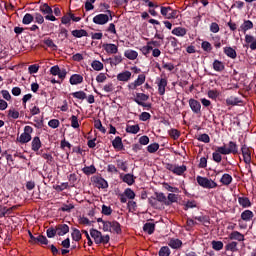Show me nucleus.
<instances>
[{"mask_svg":"<svg viewBox=\"0 0 256 256\" xmlns=\"http://www.w3.org/2000/svg\"><path fill=\"white\" fill-rule=\"evenodd\" d=\"M13 209H15V207L7 208L4 206H0V217H6L7 215H9V213H11V211H13Z\"/></svg>","mask_w":256,"mask_h":256,"instance_id":"nucleus-43","label":"nucleus"},{"mask_svg":"<svg viewBox=\"0 0 256 256\" xmlns=\"http://www.w3.org/2000/svg\"><path fill=\"white\" fill-rule=\"evenodd\" d=\"M196 181L204 189H215L217 187V183L207 177L197 176Z\"/></svg>","mask_w":256,"mask_h":256,"instance_id":"nucleus-3","label":"nucleus"},{"mask_svg":"<svg viewBox=\"0 0 256 256\" xmlns=\"http://www.w3.org/2000/svg\"><path fill=\"white\" fill-rule=\"evenodd\" d=\"M122 62H123V56L121 55H114L112 58H110V65L117 66Z\"/></svg>","mask_w":256,"mask_h":256,"instance_id":"nucleus-37","label":"nucleus"},{"mask_svg":"<svg viewBox=\"0 0 256 256\" xmlns=\"http://www.w3.org/2000/svg\"><path fill=\"white\" fill-rule=\"evenodd\" d=\"M31 133H33V127L25 126L24 132L20 135V137L17 138L18 143H29V141L32 139Z\"/></svg>","mask_w":256,"mask_h":256,"instance_id":"nucleus-6","label":"nucleus"},{"mask_svg":"<svg viewBox=\"0 0 256 256\" xmlns=\"http://www.w3.org/2000/svg\"><path fill=\"white\" fill-rule=\"evenodd\" d=\"M238 203L243 209L251 207V200L247 197H238Z\"/></svg>","mask_w":256,"mask_h":256,"instance_id":"nucleus-25","label":"nucleus"},{"mask_svg":"<svg viewBox=\"0 0 256 256\" xmlns=\"http://www.w3.org/2000/svg\"><path fill=\"white\" fill-rule=\"evenodd\" d=\"M40 11L43 15H51V13H53V9L50 8L49 4H43L40 6Z\"/></svg>","mask_w":256,"mask_h":256,"instance_id":"nucleus-39","label":"nucleus"},{"mask_svg":"<svg viewBox=\"0 0 256 256\" xmlns=\"http://www.w3.org/2000/svg\"><path fill=\"white\" fill-rule=\"evenodd\" d=\"M222 149H220V151H222L223 155H237L239 148L237 147V143L230 141L228 143V148L227 145H223L221 146Z\"/></svg>","mask_w":256,"mask_h":256,"instance_id":"nucleus-7","label":"nucleus"},{"mask_svg":"<svg viewBox=\"0 0 256 256\" xmlns=\"http://www.w3.org/2000/svg\"><path fill=\"white\" fill-rule=\"evenodd\" d=\"M209 99H213L214 101L217 100V97H219L221 95V92H219V90L217 89H212V90H209L208 93H207Z\"/></svg>","mask_w":256,"mask_h":256,"instance_id":"nucleus-38","label":"nucleus"},{"mask_svg":"<svg viewBox=\"0 0 256 256\" xmlns=\"http://www.w3.org/2000/svg\"><path fill=\"white\" fill-rule=\"evenodd\" d=\"M166 87H167V80H166V78H161L158 81V93H159V95H165Z\"/></svg>","mask_w":256,"mask_h":256,"instance_id":"nucleus-18","label":"nucleus"},{"mask_svg":"<svg viewBox=\"0 0 256 256\" xmlns=\"http://www.w3.org/2000/svg\"><path fill=\"white\" fill-rule=\"evenodd\" d=\"M31 145H32V151H39V149H41L42 144L39 136H36L33 138Z\"/></svg>","mask_w":256,"mask_h":256,"instance_id":"nucleus-27","label":"nucleus"},{"mask_svg":"<svg viewBox=\"0 0 256 256\" xmlns=\"http://www.w3.org/2000/svg\"><path fill=\"white\" fill-rule=\"evenodd\" d=\"M95 187L98 189H107L109 187V183L106 182L104 178L94 177Z\"/></svg>","mask_w":256,"mask_h":256,"instance_id":"nucleus-13","label":"nucleus"},{"mask_svg":"<svg viewBox=\"0 0 256 256\" xmlns=\"http://www.w3.org/2000/svg\"><path fill=\"white\" fill-rule=\"evenodd\" d=\"M122 181L127 183V185H133V183H135V177L133 174H126L122 177Z\"/></svg>","mask_w":256,"mask_h":256,"instance_id":"nucleus-36","label":"nucleus"},{"mask_svg":"<svg viewBox=\"0 0 256 256\" xmlns=\"http://www.w3.org/2000/svg\"><path fill=\"white\" fill-rule=\"evenodd\" d=\"M140 51H141L142 55H145V57H147V55H149V53H151V51H153V48L147 42L145 46L140 48Z\"/></svg>","mask_w":256,"mask_h":256,"instance_id":"nucleus-47","label":"nucleus"},{"mask_svg":"<svg viewBox=\"0 0 256 256\" xmlns=\"http://www.w3.org/2000/svg\"><path fill=\"white\" fill-rule=\"evenodd\" d=\"M253 217H255V215L253 214V211H251V210H245L241 213L242 221L249 222V221H251V219H253Z\"/></svg>","mask_w":256,"mask_h":256,"instance_id":"nucleus-24","label":"nucleus"},{"mask_svg":"<svg viewBox=\"0 0 256 256\" xmlns=\"http://www.w3.org/2000/svg\"><path fill=\"white\" fill-rule=\"evenodd\" d=\"M132 73L129 70L120 72L117 74V81H122L123 83H127L131 81Z\"/></svg>","mask_w":256,"mask_h":256,"instance_id":"nucleus-12","label":"nucleus"},{"mask_svg":"<svg viewBox=\"0 0 256 256\" xmlns=\"http://www.w3.org/2000/svg\"><path fill=\"white\" fill-rule=\"evenodd\" d=\"M172 35H176V37H185V35H187V29L176 27L172 30Z\"/></svg>","mask_w":256,"mask_h":256,"instance_id":"nucleus-26","label":"nucleus"},{"mask_svg":"<svg viewBox=\"0 0 256 256\" xmlns=\"http://www.w3.org/2000/svg\"><path fill=\"white\" fill-rule=\"evenodd\" d=\"M139 131H141V128L139 127L138 124L126 126V133H131L132 135H137V133Z\"/></svg>","mask_w":256,"mask_h":256,"instance_id":"nucleus-30","label":"nucleus"},{"mask_svg":"<svg viewBox=\"0 0 256 256\" xmlns=\"http://www.w3.org/2000/svg\"><path fill=\"white\" fill-rule=\"evenodd\" d=\"M102 229L105 232L117 233V235H119V233H121V224L117 221L103 222Z\"/></svg>","mask_w":256,"mask_h":256,"instance_id":"nucleus-2","label":"nucleus"},{"mask_svg":"<svg viewBox=\"0 0 256 256\" xmlns=\"http://www.w3.org/2000/svg\"><path fill=\"white\" fill-rule=\"evenodd\" d=\"M73 37L81 38V37H87V32L83 29L80 30H73L72 31Z\"/></svg>","mask_w":256,"mask_h":256,"instance_id":"nucleus-45","label":"nucleus"},{"mask_svg":"<svg viewBox=\"0 0 256 256\" xmlns=\"http://www.w3.org/2000/svg\"><path fill=\"white\" fill-rule=\"evenodd\" d=\"M51 75L58 76L61 81H64L67 77V70L59 68V66L55 65L50 68Z\"/></svg>","mask_w":256,"mask_h":256,"instance_id":"nucleus-9","label":"nucleus"},{"mask_svg":"<svg viewBox=\"0 0 256 256\" xmlns=\"http://www.w3.org/2000/svg\"><path fill=\"white\" fill-rule=\"evenodd\" d=\"M75 209V205H73L72 203H65L62 205V207L60 208V211L66 212V213H71V210Z\"/></svg>","mask_w":256,"mask_h":256,"instance_id":"nucleus-40","label":"nucleus"},{"mask_svg":"<svg viewBox=\"0 0 256 256\" xmlns=\"http://www.w3.org/2000/svg\"><path fill=\"white\" fill-rule=\"evenodd\" d=\"M82 171L83 173H85V175H93L97 172V169L95 168V166L91 165L84 167Z\"/></svg>","mask_w":256,"mask_h":256,"instance_id":"nucleus-41","label":"nucleus"},{"mask_svg":"<svg viewBox=\"0 0 256 256\" xmlns=\"http://www.w3.org/2000/svg\"><path fill=\"white\" fill-rule=\"evenodd\" d=\"M44 43L52 49V51H57V45H55V42H53L51 39H46Z\"/></svg>","mask_w":256,"mask_h":256,"instance_id":"nucleus-62","label":"nucleus"},{"mask_svg":"<svg viewBox=\"0 0 256 256\" xmlns=\"http://www.w3.org/2000/svg\"><path fill=\"white\" fill-rule=\"evenodd\" d=\"M104 51L108 53V55H117L119 53V46L111 43H105L102 45Z\"/></svg>","mask_w":256,"mask_h":256,"instance_id":"nucleus-10","label":"nucleus"},{"mask_svg":"<svg viewBox=\"0 0 256 256\" xmlns=\"http://www.w3.org/2000/svg\"><path fill=\"white\" fill-rule=\"evenodd\" d=\"M69 81L71 85H80V83H83V77L81 74H73Z\"/></svg>","mask_w":256,"mask_h":256,"instance_id":"nucleus-22","label":"nucleus"},{"mask_svg":"<svg viewBox=\"0 0 256 256\" xmlns=\"http://www.w3.org/2000/svg\"><path fill=\"white\" fill-rule=\"evenodd\" d=\"M241 151L244 163H246V165H249L251 163V148H249L247 145H242Z\"/></svg>","mask_w":256,"mask_h":256,"instance_id":"nucleus-11","label":"nucleus"},{"mask_svg":"<svg viewBox=\"0 0 256 256\" xmlns=\"http://www.w3.org/2000/svg\"><path fill=\"white\" fill-rule=\"evenodd\" d=\"M124 56L126 57V59H129L130 61H135V59L139 57V53L135 50L129 49L124 52Z\"/></svg>","mask_w":256,"mask_h":256,"instance_id":"nucleus-19","label":"nucleus"},{"mask_svg":"<svg viewBox=\"0 0 256 256\" xmlns=\"http://www.w3.org/2000/svg\"><path fill=\"white\" fill-rule=\"evenodd\" d=\"M90 235L92 239H94V243H96V245H107V243H109L111 240L109 235H103V233L97 229H91Z\"/></svg>","mask_w":256,"mask_h":256,"instance_id":"nucleus-1","label":"nucleus"},{"mask_svg":"<svg viewBox=\"0 0 256 256\" xmlns=\"http://www.w3.org/2000/svg\"><path fill=\"white\" fill-rule=\"evenodd\" d=\"M160 13L165 19H177L179 15V11L173 10V8H171L170 6H162L160 8Z\"/></svg>","mask_w":256,"mask_h":256,"instance_id":"nucleus-5","label":"nucleus"},{"mask_svg":"<svg viewBox=\"0 0 256 256\" xmlns=\"http://www.w3.org/2000/svg\"><path fill=\"white\" fill-rule=\"evenodd\" d=\"M106 13L107 14H98L94 16L93 23H95L96 25H106V23H109V19L111 21L113 19V16L111 15L110 10H107Z\"/></svg>","mask_w":256,"mask_h":256,"instance_id":"nucleus-4","label":"nucleus"},{"mask_svg":"<svg viewBox=\"0 0 256 256\" xmlns=\"http://www.w3.org/2000/svg\"><path fill=\"white\" fill-rule=\"evenodd\" d=\"M169 247L172 249H179L183 245V242L179 239H171L168 243Z\"/></svg>","mask_w":256,"mask_h":256,"instance_id":"nucleus-35","label":"nucleus"},{"mask_svg":"<svg viewBox=\"0 0 256 256\" xmlns=\"http://www.w3.org/2000/svg\"><path fill=\"white\" fill-rule=\"evenodd\" d=\"M72 97L75 99H80V101H83L84 99H87V94L84 91H78L72 93Z\"/></svg>","mask_w":256,"mask_h":256,"instance_id":"nucleus-42","label":"nucleus"},{"mask_svg":"<svg viewBox=\"0 0 256 256\" xmlns=\"http://www.w3.org/2000/svg\"><path fill=\"white\" fill-rule=\"evenodd\" d=\"M97 83H105L107 81V74L106 73H99L96 76Z\"/></svg>","mask_w":256,"mask_h":256,"instance_id":"nucleus-57","label":"nucleus"},{"mask_svg":"<svg viewBox=\"0 0 256 256\" xmlns=\"http://www.w3.org/2000/svg\"><path fill=\"white\" fill-rule=\"evenodd\" d=\"M237 245V242L232 241L225 246V249L226 251H231L232 253H235V251H237Z\"/></svg>","mask_w":256,"mask_h":256,"instance_id":"nucleus-44","label":"nucleus"},{"mask_svg":"<svg viewBox=\"0 0 256 256\" xmlns=\"http://www.w3.org/2000/svg\"><path fill=\"white\" fill-rule=\"evenodd\" d=\"M147 44L152 47V50L159 49V47H161V41H157V40L149 41L147 42Z\"/></svg>","mask_w":256,"mask_h":256,"instance_id":"nucleus-63","label":"nucleus"},{"mask_svg":"<svg viewBox=\"0 0 256 256\" xmlns=\"http://www.w3.org/2000/svg\"><path fill=\"white\" fill-rule=\"evenodd\" d=\"M145 233H148V235H153L155 232V225L151 222H148L143 227Z\"/></svg>","mask_w":256,"mask_h":256,"instance_id":"nucleus-34","label":"nucleus"},{"mask_svg":"<svg viewBox=\"0 0 256 256\" xmlns=\"http://www.w3.org/2000/svg\"><path fill=\"white\" fill-rule=\"evenodd\" d=\"M189 106L193 113L199 114L201 113V103L195 99H190L189 100Z\"/></svg>","mask_w":256,"mask_h":256,"instance_id":"nucleus-14","label":"nucleus"},{"mask_svg":"<svg viewBox=\"0 0 256 256\" xmlns=\"http://www.w3.org/2000/svg\"><path fill=\"white\" fill-rule=\"evenodd\" d=\"M221 149H222L221 146L217 147L215 152H213V154H212V159H213V161H215V163H221V161H223V156H221V155H223V153H222Z\"/></svg>","mask_w":256,"mask_h":256,"instance_id":"nucleus-16","label":"nucleus"},{"mask_svg":"<svg viewBox=\"0 0 256 256\" xmlns=\"http://www.w3.org/2000/svg\"><path fill=\"white\" fill-rule=\"evenodd\" d=\"M33 15H31L30 13L25 14V16L23 17L22 23L24 25H30V23H33Z\"/></svg>","mask_w":256,"mask_h":256,"instance_id":"nucleus-48","label":"nucleus"},{"mask_svg":"<svg viewBox=\"0 0 256 256\" xmlns=\"http://www.w3.org/2000/svg\"><path fill=\"white\" fill-rule=\"evenodd\" d=\"M145 79H146L145 74H140L138 75V78L134 82L138 87H141V85L145 83Z\"/></svg>","mask_w":256,"mask_h":256,"instance_id":"nucleus-59","label":"nucleus"},{"mask_svg":"<svg viewBox=\"0 0 256 256\" xmlns=\"http://www.w3.org/2000/svg\"><path fill=\"white\" fill-rule=\"evenodd\" d=\"M134 101L135 103H137V105H139L140 103H144L145 101H149V95L145 93H136Z\"/></svg>","mask_w":256,"mask_h":256,"instance_id":"nucleus-20","label":"nucleus"},{"mask_svg":"<svg viewBox=\"0 0 256 256\" xmlns=\"http://www.w3.org/2000/svg\"><path fill=\"white\" fill-rule=\"evenodd\" d=\"M91 67L92 69H94V71H103L105 66L103 65V62L99 60H93L91 63Z\"/></svg>","mask_w":256,"mask_h":256,"instance_id":"nucleus-32","label":"nucleus"},{"mask_svg":"<svg viewBox=\"0 0 256 256\" xmlns=\"http://www.w3.org/2000/svg\"><path fill=\"white\" fill-rule=\"evenodd\" d=\"M229 239L230 241H245V235H243L241 232L239 231H233L229 234Z\"/></svg>","mask_w":256,"mask_h":256,"instance_id":"nucleus-15","label":"nucleus"},{"mask_svg":"<svg viewBox=\"0 0 256 256\" xmlns=\"http://www.w3.org/2000/svg\"><path fill=\"white\" fill-rule=\"evenodd\" d=\"M199 141H201L202 143H210L211 138L209 137L208 134H201L198 136L197 138Z\"/></svg>","mask_w":256,"mask_h":256,"instance_id":"nucleus-61","label":"nucleus"},{"mask_svg":"<svg viewBox=\"0 0 256 256\" xmlns=\"http://www.w3.org/2000/svg\"><path fill=\"white\" fill-rule=\"evenodd\" d=\"M220 183H222V185H225L226 187H229V184L233 183V177L230 174H223L220 179Z\"/></svg>","mask_w":256,"mask_h":256,"instance_id":"nucleus-29","label":"nucleus"},{"mask_svg":"<svg viewBox=\"0 0 256 256\" xmlns=\"http://www.w3.org/2000/svg\"><path fill=\"white\" fill-rule=\"evenodd\" d=\"M69 231V226L67 224H59L56 227V233L57 235H59L60 237L63 235H67V232Z\"/></svg>","mask_w":256,"mask_h":256,"instance_id":"nucleus-17","label":"nucleus"},{"mask_svg":"<svg viewBox=\"0 0 256 256\" xmlns=\"http://www.w3.org/2000/svg\"><path fill=\"white\" fill-rule=\"evenodd\" d=\"M224 53L227 55V57H230V59H237V51H235V49L232 47H225Z\"/></svg>","mask_w":256,"mask_h":256,"instance_id":"nucleus-31","label":"nucleus"},{"mask_svg":"<svg viewBox=\"0 0 256 256\" xmlns=\"http://www.w3.org/2000/svg\"><path fill=\"white\" fill-rule=\"evenodd\" d=\"M166 169L168 171H171L172 173H174V175H183V173H185V171H187V166H185V165L178 166L175 164H167Z\"/></svg>","mask_w":256,"mask_h":256,"instance_id":"nucleus-8","label":"nucleus"},{"mask_svg":"<svg viewBox=\"0 0 256 256\" xmlns=\"http://www.w3.org/2000/svg\"><path fill=\"white\" fill-rule=\"evenodd\" d=\"M112 146L114 147V149H116L117 151H121L123 149V140L121 139V137H116L113 141H112Z\"/></svg>","mask_w":256,"mask_h":256,"instance_id":"nucleus-28","label":"nucleus"},{"mask_svg":"<svg viewBox=\"0 0 256 256\" xmlns=\"http://www.w3.org/2000/svg\"><path fill=\"white\" fill-rule=\"evenodd\" d=\"M169 135H170V137H172V139H177L178 137L181 136V133L177 129H171L169 131Z\"/></svg>","mask_w":256,"mask_h":256,"instance_id":"nucleus-64","label":"nucleus"},{"mask_svg":"<svg viewBox=\"0 0 256 256\" xmlns=\"http://www.w3.org/2000/svg\"><path fill=\"white\" fill-rule=\"evenodd\" d=\"M72 239L73 241H81V231L79 229H73L72 231Z\"/></svg>","mask_w":256,"mask_h":256,"instance_id":"nucleus-49","label":"nucleus"},{"mask_svg":"<svg viewBox=\"0 0 256 256\" xmlns=\"http://www.w3.org/2000/svg\"><path fill=\"white\" fill-rule=\"evenodd\" d=\"M70 120H71V127H73V129H79V119L77 118V116L72 115Z\"/></svg>","mask_w":256,"mask_h":256,"instance_id":"nucleus-55","label":"nucleus"},{"mask_svg":"<svg viewBox=\"0 0 256 256\" xmlns=\"http://www.w3.org/2000/svg\"><path fill=\"white\" fill-rule=\"evenodd\" d=\"M94 127L95 129H98V131H101V133H105V127H103V124L101 123V120H95L94 121Z\"/></svg>","mask_w":256,"mask_h":256,"instance_id":"nucleus-58","label":"nucleus"},{"mask_svg":"<svg viewBox=\"0 0 256 256\" xmlns=\"http://www.w3.org/2000/svg\"><path fill=\"white\" fill-rule=\"evenodd\" d=\"M124 197H127V199H135V192L131 190V188H127L124 191Z\"/></svg>","mask_w":256,"mask_h":256,"instance_id":"nucleus-56","label":"nucleus"},{"mask_svg":"<svg viewBox=\"0 0 256 256\" xmlns=\"http://www.w3.org/2000/svg\"><path fill=\"white\" fill-rule=\"evenodd\" d=\"M163 187H164V189H166V191H169L170 193H179V188L173 187V186L169 185L168 183H164Z\"/></svg>","mask_w":256,"mask_h":256,"instance_id":"nucleus-54","label":"nucleus"},{"mask_svg":"<svg viewBox=\"0 0 256 256\" xmlns=\"http://www.w3.org/2000/svg\"><path fill=\"white\" fill-rule=\"evenodd\" d=\"M147 151H148V153H157V151H159V144L153 143V144L148 145Z\"/></svg>","mask_w":256,"mask_h":256,"instance_id":"nucleus-50","label":"nucleus"},{"mask_svg":"<svg viewBox=\"0 0 256 256\" xmlns=\"http://www.w3.org/2000/svg\"><path fill=\"white\" fill-rule=\"evenodd\" d=\"M29 111H30L31 117L35 115H39V113H41V109H39L37 105H33V104L30 105Z\"/></svg>","mask_w":256,"mask_h":256,"instance_id":"nucleus-46","label":"nucleus"},{"mask_svg":"<svg viewBox=\"0 0 256 256\" xmlns=\"http://www.w3.org/2000/svg\"><path fill=\"white\" fill-rule=\"evenodd\" d=\"M201 48L203 49V51H206L207 53H211L213 46H211V43L204 41L201 44Z\"/></svg>","mask_w":256,"mask_h":256,"instance_id":"nucleus-53","label":"nucleus"},{"mask_svg":"<svg viewBox=\"0 0 256 256\" xmlns=\"http://www.w3.org/2000/svg\"><path fill=\"white\" fill-rule=\"evenodd\" d=\"M159 255L160 256H169L171 255V250L169 249V247L164 246L160 249L159 251Z\"/></svg>","mask_w":256,"mask_h":256,"instance_id":"nucleus-60","label":"nucleus"},{"mask_svg":"<svg viewBox=\"0 0 256 256\" xmlns=\"http://www.w3.org/2000/svg\"><path fill=\"white\" fill-rule=\"evenodd\" d=\"M249 29H253V22L251 20H246L240 26L239 31H242V33H247Z\"/></svg>","mask_w":256,"mask_h":256,"instance_id":"nucleus-23","label":"nucleus"},{"mask_svg":"<svg viewBox=\"0 0 256 256\" xmlns=\"http://www.w3.org/2000/svg\"><path fill=\"white\" fill-rule=\"evenodd\" d=\"M213 69L214 71H218L219 73H221V71L225 70V64H223V62L219 60H215L213 62Z\"/></svg>","mask_w":256,"mask_h":256,"instance_id":"nucleus-33","label":"nucleus"},{"mask_svg":"<svg viewBox=\"0 0 256 256\" xmlns=\"http://www.w3.org/2000/svg\"><path fill=\"white\" fill-rule=\"evenodd\" d=\"M8 117L10 119H19V111L15 110V108H12L8 111Z\"/></svg>","mask_w":256,"mask_h":256,"instance_id":"nucleus-52","label":"nucleus"},{"mask_svg":"<svg viewBox=\"0 0 256 256\" xmlns=\"http://www.w3.org/2000/svg\"><path fill=\"white\" fill-rule=\"evenodd\" d=\"M212 249H214V251H221V249H223V243L221 241H212Z\"/></svg>","mask_w":256,"mask_h":256,"instance_id":"nucleus-51","label":"nucleus"},{"mask_svg":"<svg viewBox=\"0 0 256 256\" xmlns=\"http://www.w3.org/2000/svg\"><path fill=\"white\" fill-rule=\"evenodd\" d=\"M157 201H159L160 203H167V197L163 193H156V198L150 200V203H152V205H155Z\"/></svg>","mask_w":256,"mask_h":256,"instance_id":"nucleus-21","label":"nucleus"}]
</instances>
